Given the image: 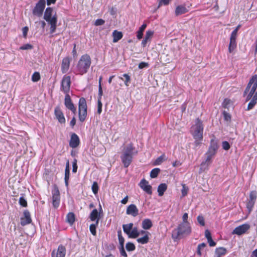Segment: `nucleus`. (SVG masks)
<instances>
[{
	"label": "nucleus",
	"mask_w": 257,
	"mask_h": 257,
	"mask_svg": "<svg viewBox=\"0 0 257 257\" xmlns=\"http://www.w3.org/2000/svg\"><path fill=\"white\" fill-rule=\"evenodd\" d=\"M257 74L253 75L250 79L243 92V96L245 102L249 101L246 110H250L257 104Z\"/></svg>",
	"instance_id": "f257e3e1"
},
{
	"label": "nucleus",
	"mask_w": 257,
	"mask_h": 257,
	"mask_svg": "<svg viewBox=\"0 0 257 257\" xmlns=\"http://www.w3.org/2000/svg\"><path fill=\"white\" fill-rule=\"evenodd\" d=\"M218 148L217 142L213 139L210 141V145L207 152L205 153V160L201 164L200 169L204 171L208 170V167L212 162V159L214 157Z\"/></svg>",
	"instance_id": "f03ea898"
},
{
	"label": "nucleus",
	"mask_w": 257,
	"mask_h": 257,
	"mask_svg": "<svg viewBox=\"0 0 257 257\" xmlns=\"http://www.w3.org/2000/svg\"><path fill=\"white\" fill-rule=\"evenodd\" d=\"M192 232V228L190 223H180L177 227L172 231V238L177 240L184 237L189 235Z\"/></svg>",
	"instance_id": "7ed1b4c3"
},
{
	"label": "nucleus",
	"mask_w": 257,
	"mask_h": 257,
	"mask_svg": "<svg viewBox=\"0 0 257 257\" xmlns=\"http://www.w3.org/2000/svg\"><path fill=\"white\" fill-rule=\"evenodd\" d=\"M91 64L90 56L87 54L82 55L76 65L75 73L81 75L86 73L88 71Z\"/></svg>",
	"instance_id": "20e7f679"
},
{
	"label": "nucleus",
	"mask_w": 257,
	"mask_h": 257,
	"mask_svg": "<svg viewBox=\"0 0 257 257\" xmlns=\"http://www.w3.org/2000/svg\"><path fill=\"white\" fill-rule=\"evenodd\" d=\"M135 148L133 143L128 144L123 149L120 156L121 162L125 168H127L131 164L133 156L135 154Z\"/></svg>",
	"instance_id": "39448f33"
},
{
	"label": "nucleus",
	"mask_w": 257,
	"mask_h": 257,
	"mask_svg": "<svg viewBox=\"0 0 257 257\" xmlns=\"http://www.w3.org/2000/svg\"><path fill=\"white\" fill-rule=\"evenodd\" d=\"M87 116V106L85 98L81 97L78 102V117L80 122H84Z\"/></svg>",
	"instance_id": "423d86ee"
},
{
	"label": "nucleus",
	"mask_w": 257,
	"mask_h": 257,
	"mask_svg": "<svg viewBox=\"0 0 257 257\" xmlns=\"http://www.w3.org/2000/svg\"><path fill=\"white\" fill-rule=\"evenodd\" d=\"M192 128L193 131L192 135L193 138L202 140L204 127L202 121L199 118L196 119L195 124L192 127Z\"/></svg>",
	"instance_id": "0eeeda50"
},
{
	"label": "nucleus",
	"mask_w": 257,
	"mask_h": 257,
	"mask_svg": "<svg viewBox=\"0 0 257 257\" xmlns=\"http://www.w3.org/2000/svg\"><path fill=\"white\" fill-rule=\"evenodd\" d=\"M52 204L55 208H57L60 205V194L59 188L56 185H54L52 191Z\"/></svg>",
	"instance_id": "6e6552de"
},
{
	"label": "nucleus",
	"mask_w": 257,
	"mask_h": 257,
	"mask_svg": "<svg viewBox=\"0 0 257 257\" xmlns=\"http://www.w3.org/2000/svg\"><path fill=\"white\" fill-rule=\"evenodd\" d=\"M71 77L68 75H64L61 82V90L65 94H69L71 85Z\"/></svg>",
	"instance_id": "1a4fd4ad"
},
{
	"label": "nucleus",
	"mask_w": 257,
	"mask_h": 257,
	"mask_svg": "<svg viewBox=\"0 0 257 257\" xmlns=\"http://www.w3.org/2000/svg\"><path fill=\"white\" fill-rule=\"evenodd\" d=\"M45 5V0H39L33 10V15L38 17L42 16Z\"/></svg>",
	"instance_id": "9d476101"
},
{
	"label": "nucleus",
	"mask_w": 257,
	"mask_h": 257,
	"mask_svg": "<svg viewBox=\"0 0 257 257\" xmlns=\"http://www.w3.org/2000/svg\"><path fill=\"white\" fill-rule=\"evenodd\" d=\"M257 198V193L256 191H251L249 195V200L246 203V208L250 212L255 204Z\"/></svg>",
	"instance_id": "9b49d317"
},
{
	"label": "nucleus",
	"mask_w": 257,
	"mask_h": 257,
	"mask_svg": "<svg viewBox=\"0 0 257 257\" xmlns=\"http://www.w3.org/2000/svg\"><path fill=\"white\" fill-rule=\"evenodd\" d=\"M250 228V225L248 224L244 223L235 227L232 232V234L240 235L247 232Z\"/></svg>",
	"instance_id": "f8f14e48"
},
{
	"label": "nucleus",
	"mask_w": 257,
	"mask_h": 257,
	"mask_svg": "<svg viewBox=\"0 0 257 257\" xmlns=\"http://www.w3.org/2000/svg\"><path fill=\"white\" fill-rule=\"evenodd\" d=\"M64 104L67 108L70 110L74 114L76 113V108L72 102L69 94H65Z\"/></svg>",
	"instance_id": "ddd939ff"
},
{
	"label": "nucleus",
	"mask_w": 257,
	"mask_h": 257,
	"mask_svg": "<svg viewBox=\"0 0 257 257\" xmlns=\"http://www.w3.org/2000/svg\"><path fill=\"white\" fill-rule=\"evenodd\" d=\"M54 114L56 119L60 123L64 124L65 123V118L64 113L61 110L60 106H57L55 108Z\"/></svg>",
	"instance_id": "4468645a"
},
{
	"label": "nucleus",
	"mask_w": 257,
	"mask_h": 257,
	"mask_svg": "<svg viewBox=\"0 0 257 257\" xmlns=\"http://www.w3.org/2000/svg\"><path fill=\"white\" fill-rule=\"evenodd\" d=\"M66 248L65 247L60 244L58 246L56 251L55 250L52 252V257H65L66 255Z\"/></svg>",
	"instance_id": "2eb2a0df"
},
{
	"label": "nucleus",
	"mask_w": 257,
	"mask_h": 257,
	"mask_svg": "<svg viewBox=\"0 0 257 257\" xmlns=\"http://www.w3.org/2000/svg\"><path fill=\"white\" fill-rule=\"evenodd\" d=\"M140 187L149 195L152 194V187L149 184V182L145 179H143L139 183Z\"/></svg>",
	"instance_id": "dca6fc26"
},
{
	"label": "nucleus",
	"mask_w": 257,
	"mask_h": 257,
	"mask_svg": "<svg viewBox=\"0 0 257 257\" xmlns=\"http://www.w3.org/2000/svg\"><path fill=\"white\" fill-rule=\"evenodd\" d=\"M71 58L69 57H64L62 60L61 69L62 73H66L70 68Z\"/></svg>",
	"instance_id": "f3484780"
},
{
	"label": "nucleus",
	"mask_w": 257,
	"mask_h": 257,
	"mask_svg": "<svg viewBox=\"0 0 257 257\" xmlns=\"http://www.w3.org/2000/svg\"><path fill=\"white\" fill-rule=\"evenodd\" d=\"M80 143L79 137L75 133H72L71 135L69 141V146L72 148H77Z\"/></svg>",
	"instance_id": "a211bd4d"
},
{
	"label": "nucleus",
	"mask_w": 257,
	"mask_h": 257,
	"mask_svg": "<svg viewBox=\"0 0 257 257\" xmlns=\"http://www.w3.org/2000/svg\"><path fill=\"white\" fill-rule=\"evenodd\" d=\"M126 213L133 217H136L139 215V209L135 204H132L127 206Z\"/></svg>",
	"instance_id": "6ab92c4d"
},
{
	"label": "nucleus",
	"mask_w": 257,
	"mask_h": 257,
	"mask_svg": "<svg viewBox=\"0 0 257 257\" xmlns=\"http://www.w3.org/2000/svg\"><path fill=\"white\" fill-rule=\"evenodd\" d=\"M32 219L29 211L27 210L24 211V217L21 218V224L22 226H25L27 224L31 223Z\"/></svg>",
	"instance_id": "aec40b11"
},
{
	"label": "nucleus",
	"mask_w": 257,
	"mask_h": 257,
	"mask_svg": "<svg viewBox=\"0 0 257 257\" xmlns=\"http://www.w3.org/2000/svg\"><path fill=\"white\" fill-rule=\"evenodd\" d=\"M154 31L149 30L146 31L145 38L142 40L141 45L143 47H145L148 42H150L154 35Z\"/></svg>",
	"instance_id": "412c9836"
},
{
	"label": "nucleus",
	"mask_w": 257,
	"mask_h": 257,
	"mask_svg": "<svg viewBox=\"0 0 257 257\" xmlns=\"http://www.w3.org/2000/svg\"><path fill=\"white\" fill-rule=\"evenodd\" d=\"M237 37L230 35L229 39V44L228 46V52L229 53H233L237 47L236 42Z\"/></svg>",
	"instance_id": "4be33fe9"
},
{
	"label": "nucleus",
	"mask_w": 257,
	"mask_h": 257,
	"mask_svg": "<svg viewBox=\"0 0 257 257\" xmlns=\"http://www.w3.org/2000/svg\"><path fill=\"white\" fill-rule=\"evenodd\" d=\"M53 9L51 8H47L44 15V19L47 22H51L54 18H57L56 15L52 16Z\"/></svg>",
	"instance_id": "5701e85b"
},
{
	"label": "nucleus",
	"mask_w": 257,
	"mask_h": 257,
	"mask_svg": "<svg viewBox=\"0 0 257 257\" xmlns=\"http://www.w3.org/2000/svg\"><path fill=\"white\" fill-rule=\"evenodd\" d=\"M188 11V9L184 5H180L176 7L175 10V15L176 16H178L187 13Z\"/></svg>",
	"instance_id": "b1692460"
},
{
	"label": "nucleus",
	"mask_w": 257,
	"mask_h": 257,
	"mask_svg": "<svg viewBox=\"0 0 257 257\" xmlns=\"http://www.w3.org/2000/svg\"><path fill=\"white\" fill-rule=\"evenodd\" d=\"M89 218L92 221H97L99 222V220L100 218V213L98 212L97 209H94L90 213L89 215Z\"/></svg>",
	"instance_id": "393cba45"
},
{
	"label": "nucleus",
	"mask_w": 257,
	"mask_h": 257,
	"mask_svg": "<svg viewBox=\"0 0 257 257\" xmlns=\"http://www.w3.org/2000/svg\"><path fill=\"white\" fill-rule=\"evenodd\" d=\"M153 226L152 221L150 219L146 218L142 221V227L145 230L150 229Z\"/></svg>",
	"instance_id": "a878e982"
},
{
	"label": "nucleus",
	"mask_w": 257,
	"mask_h": 257,
	"mask_svg": "<svg viewBox=\"0 0 257 257\" xmlns=\"http://www.w3.org/2000/svg\"><path fill=\"white\" fill-rule=\"evenodd\" d=\"M70 175L69 162L67 161L65 170V183L66 186H68Z\"/></svg>",
	"instance_id": "bb28decb"
},
{
	"label": "nucleus",
	"mask_w": 257,
	"mask_h": 257,
	"mask_svg": "<svg viewBox=\"0 0 257 257\" xmlns=\"http://www.w3.org/2000/svg\"><path fill=\"white\" fill-rule=\"evenodd\" d=\"M227 252V250L223 247L216 248L215 251V257H222Z\"/></svg>",
	"instance_id": "cd10ccee"
},
{
	"label": "nucleus",
	"mask_w": 257,
	"mask_h": 257,
	"mask_svg": "<svg viewBox=\"0 0 257 257\" xmlns=\"http://www.w3.org/2000/svg\"><path fill=\"white\" fill-rule=\"evenodd\" d=\"M113 42L116 43L120 40L123 36L122 33L121 32L114 30L112 33Z\"/></svg>",
	"instance_id": "c85d7f7f"
},
{
	"label": "nucleus",
	"mask_w": 257,
	"mask_h": 257,
	"mask_svg": "<svg viewBox=\"0 0 257 257\" xmlns=\"http://www.w3.org/2000/svg\"><path fill=\"white\" fill-rule=\"evenodd\" d=\"M147 24H143L140 28L139 30L137 32V37L138 40H141L143 36L144 31L147 28Z\"/></svg>",
	"instance_id": "c756f323"
},
{
	"label": "nucleus",
	"mask_w": 257,
	"mask_h": 257,
	"mask_svg": "<svg viewBox=\"0 0 257 257\" xmlns=\"http://www.w3.org/2000/svg\"><path fill=\"white\" fill-rule=\"evenodd\" d=\"M167 189V185L165 183L160 184L158 187V192L159 196H162Z\"/></svg>",
	"instance_id": "7c9ffc66"
},
{
	"label": "nucleus",
	"mask_w": 257,
	"mask_h": 257,
	"mask_svg": "<svg viewBox=\"0 0 257 257\" xmlns=\"http://www.w3.org/2000/svg\"><path fill=\"white\" fill-rule=\"evenodd\" d=\"M57 18H54L51 22H49L48 23L50 25V33L51 34L54 33L56 30L57 28Z\"/></svg>",
	"instance_id": "2f4dec72"
},
{
	"label": "nucleus",
	"mask_w": 257,
	"mask_h": 257,
	"mask_svg": "<svg viewBox=\"0 0 257 257\" xmlns=\"http://www.w3.org/2000/svg\"><path fill=\"white\" fill-rule=\"evenodd\" d=\"M133 225H134V224L133 223H130L128 224H123L122 225L123 231L128 235V234L131 232L132 229H133Z\"/></svg>",
	"instance_id": "473e14b6"
},
{
	"label": "nucleus",
	"mask_w": 257,
	"mask_h": 257,
	"mask_svg": "<svg viewBox=\"0 0 257 257\" xmlns=\"http://www.w3.org/2000/svg\"><path fill=\"white\" fill-rule=\"evenodd\" d=\"M67 221L71 225L73 224L75 220V214L73 212H69L66 216Z\"/></svg>",
	"instance_id": "72a5a7b5"
},
{
	"label": "nucleus",
	"mask_w": 257,
	"mask_h": 257,
	"mask_svg": "<svg viewBox=\"0 0 257 257\" xmlns=\"http://www.w3.org/2000/svg\"><path fill=\"white\" fill-rule=\"evenodd\" d=\"M137 241L138 243H141L142 244H147L149 241V235L147 234L144 235V236L138 238L137 239Z\"/></svg>",
	"instance_id": "f704fd0d"
},
{
	"label": "nucleus",
	"mask_w": 257,
	"mask_h": 257,
	"mask_svg": "<svg viewBox=\"0 0 257 257\" xmlns=\"http://www.w3.org/2000/svg\"><path fill=\"white\" fill-rule=\"evenodd\" d=\"M140 235V232L138 231L137 227L133 228L131 232L128 234V237L130 238H136L139 236Z\"/></svg>",
	"instance_id": "c9c22d12"
},
{
	"label": "nucleus",
	"mask_w": 257,
	"mask_h": 257,
	"mask_svg": "<svg viewBox=\"0 0 257 257\" xmlns=\"http://www.w3.org/2000/svg\"><path fill=\"white\" fill-rule=\"evenodd\" d=\"M98 223L99 222H98V221H96L95 223H93V224H91L90 225V226H89L90 231L91 232V234L94 236H95L96 235V228L98 224Z\"/></svg>",
	"instance_id": "e433bc0d"
},
{
	"label": "nucleus",
	"mask_w": 257,
	"mask_h": 257,
	"mask_svg": "<svg viewBox=\"0 0 257 257\" xmlns=\"http://www.w3.org/2000/svg\"><path fill=\"white\" fill-rule=\"evenodd\" d=\"M206 246V244L204 242L201 243L198 245L197 247V254L199 256H201L202 255L201 250L204 249V248Z\"/></svg>",
	"instance_id": "4c0bfd02"
},
{
	"label": "nucleus",
	"mask_w": 257,
	"mask_h": 257,
	"mask_svg": "<svg viewBox=\"0 0 257 257\" xmlns=\"http://www.w3.org/2000/svg\"><path fill=\"white\" fill-rule=\"evenodd\" d=\"M160 172V169L158 168L152 169L150 172V177L152 178H156Z\"/></svg>",
	"instance_id": "58836bf2"
},
{
	"label": "nucleus",
	"mask_w": 257,
	"mask_h": 257,
	"mask_svg": "<svg viewBox=\"0 0 257 257\" xmlns=\"http://www.w3.org/2000/svg\"><path fill=\"white\" fill-rule=\"evenodd\" d=\"M125 248L127 251H132L136 249V246L133 242H128L126 243Z\"/></svg>",
	"instance_id": "ea45409f"
},
{
	"label": "nucleus",
	"mask_w": 257,
	"mask_h": 257,
	"mask_svg": "<svg viewBox=\"0 0 257 257\" xmlns=\"http://www.w3.org/2000/svg\"><path fill=\"white\" fill-rule=\"evenodd\" d=\"M123 76L124 77V79L121 77H119V78L124 81L125 86H128L131 82V77L127 74H124Z\"/></svg>",
	"instance_id": "a19ab883"
},
{
	"label": "nucleus",
	"mask_w": 257,
	"mask_h": 257,
	"mask_svg": "<svg viewBox=\"0 0 257 257\" xmlns=\"http://www.w3.org/2000/svg\"><path fill=\"white\" fill-rule=\"evenodd\" d=\"M117 234L120 247H124V238L122 236L121 230L118 231Z\"/></svg>",
	"instance_id": "79ce46f5"
},
{
	"label": "nucleus",
	"mask_w": 257,
	"mask_h": 257,
	"mask_svg": "<svg viewBox=\"0 0 257 257\" xmlns=\"http://www.w3.org/2000/svg\"><path fill=\"white\" fill-rule=\"evenodd\" d=\"M41 79L40 73L38 72H35L32 76V81L36 82L39 81Z\"/></svg>",
	"instance_id": "37998d69"
},
{
	"label": "nucleus",
	"mask_w": 257,
	"mask_h": 257,
	"mask_svg": "<svg viewBox=\"0 0 257 257\" xmlns=\"http://www.w3.org/2000/svg\"><path fill=\"white\" fill-rule=\"evenodd\" d=\"M182 188L181 189L182 196V197H185V196H186L187 195V193H188V192L189 190V188L187 186H186V185L185 184H182Z\"/></svg>",
	"instance_id": "c03bdc74"
},
{
	"label": "nucleus",
	"mask_w": 257,
	"mask_h": 257,
	"mask_svg": "<svg viewBox=\"0 0 257 257\" xmlns=\"http://www.w3.org/2000/svg\"><path fill=\"white\" fill-rule=\"evenodd\" d=\"M102 80V77H100L99 79V88H98V98L101 100V97L102 96L103 91L101 87V82Z\"/></svg>",
	"instance_id": "a18cd8bd"
},
{
	"label": "nucleus",
	"mask_w": 257,
	"mask_h": 257,
	"mask_svg": "<svg viewBox=\"0 0 257 257\" xmlns=\"http://www.w3.org/2000/svg\"><path fill=\"white\" fill-rule=\"evenodd\" d=\"M230 103H231L230 99H229L228 98H225L224 99V100L222 102V107H224V108L228 109Z\"/></svg>",
	"instance_id": "49530a36"
},
{
	"label": "nucleus",
	"mask_w": 257,
	"mask_h": 257,
	"mask_svg": "<svg viewBox=\"0 0 257 257\" xmlns=\"http://www.w3.org/2000/svg\"><path fill=\"white\" fill-rule=\"evenodd\" d=\"M165 155L163 154L159 157L155 161L154 165H159L162 164L164 160Z\"/></svg>",
	"instance_id": "de8ad7c7"
},
{
	"label": "nucleus",
	"mask_w": 257,
	"mask_h": 257,
	"mask_svg": "<svg viewBox=\"0 0 257 257\" xmlns=\"http://www.w3.org/2000/svg\"><path fill=\"white\" fill-rule=\"evenodd\" d=\"M19 203L22 207H26L28 205L27 201L25 198L22 196L19 199Z\"/></svg>",
	"instance_id": "09e8293b"
},
{
	"label": "nucleus",
	"mask_w": 257,
	"mask_h": 257,
	"mask_svg": "<svg viewBox=\"0 0 257 257\" xmlns=\"http://www.w3.org/2000/svg\"><path fill=\"white\" fill-rule=\"evenodd\" d=\"M33 48V46L30 44H26L23 45L21 46L19 48L20 50H31Z\"/></svg>",
	"instance_id": "8fccbe9b"
},
{
	"label": "nucleus",
	"mask_w": 257,
	"mask_h": 257,
	"mask_svg": "<svg viewBox=\"0 0 257 257\" xmlns=\"http://www.w3.org/2000/svg\"><path fill=\"white\" fill-rule=\"evenodd\" d=\"M224 119L227 121H230L231 119V115L226 111H223L222 112Z\"/></svg>",
	"instance_id": "3c124183"
},
{
	"label": "nucleus",
	"mask_w": 257,
	"mask_h": 257,
	"mask_svg": "<svg viewBox=\"0 0 257 257\" xmlns=\"http://www.w3.org/2000/svg\"><path fill=\"white\" fill-rule=\"evenodd\" d=\"M98 185L96 182H94L92 185V190L94 194H96L98 191Z\"/></svg>",
	"instance_id": "603ef678"
},
{
	"label": "nucleus",
	"mask_w": 257,
	"mask_h": 257,
	"mask_svg": "<svg viewBox=\"0 0 257 257\" xmlns=\"http://www.w3.org/2000/svg\"><path fill=\"white\" fill-rule=\"evenodd\" d=\"M197 219L200 225L202 226L205 225V220L204 217L202 215L198 216Z\"/></svg>",
	"instance_id": "864d4df0"
},
{
	"label": "nucleus",
	"mask_w": 257,
	"mask_h": 257,
	"mask_svg": "<svg viewBox=\"0 0 257 257\" xmlns=\"http://www.w3.org/2000/svg\"><path fill=\"white\" fill-rule=\"evenodd\" d=\"M171 0H158V8L160 7L162 5H168Z\"/></svg>",
	"instance_id": "5fc2aeb1"
},
{
	"label": "nucleus",
	"mask_w": 257,
	"mask_h": 257,
	"mask_svg": "<svg viewBox=\"0 0 257 257\" xmlns=\"http://www.w3.org/2000/svg\"><path fill=\"white\" fill-rule=\"evenodd\" d=\"M222 148L226 151L228 150L230 148L229 143L227 141H223L222 144Z\"/></svg>",
	"instance_id": "6e6d98bb"
},
{
	"label": "nucleus",
	"mask_w": 257,
	"mask_h": 257,
	"mask_svg": "<svg viewBox=\"0 0 257 257\" xmlns=\"http://www.w3.org/2000/svg\"><path fill=\"white\" fill-rule=\"evenodd\" d=\"M102 104L101 103V100L99 99H98L97 101V113L98 114H100L102 112Z\"/></svg>",
	"instance_id": "4d7b16f0"
},
{
	"label": "nucleus",
	"mask_w": 257,
	"mask_h": 257,
	"mask_svg": "<svg viewBox=\"0 0 257 257\" xmlns=\"http://www.w3.org/2000/svg\"><path fill=\"white\" fill-rule=\"evenodd\" d=\"M77 161L76 159H74L73 162L72 163V172L73 173H76L77 170Z\"/></svg>",
	"instance_id": "13d9d810"
},
{
	"label": "nucleus",
	"mask_w": 257,
	"mask_h": 257,
	"mask_svg": "<svg viewBox=\"0 0 257 257\" xmlns=\"http://www.w3.org/2000/svg\"><path fill=\"white\" fill-rule=\"evenodd\" d=\"M105 23V21L101 19H97L94 23L96 26L103 25Z\"/></svg>",
	"instance_id": "bf43d9fd"
},
{
	"label": "nucleus",
	"mask_w": 257,
	"mask_h": 257,
	"mask_svg": "<svg viewBox=\"0 0 257 257\" xmlns=\"http://www.w3.org/2000/svg\"><path fill=\"white\" fill-rule=\"evenodd\" d=\"M241 27V25H238L236 28L232 32L231 35L235 37L237 36V32Z\"/></svg>",
	"instance_id": "052dcab7"
},
{
	"label": "nucleus",
	"mask_w": 257,
	"mask_h": 257,
	"mask_svg": "<svg viewBox=\"0 0 257 257\" xmlns=\"http://www.w3.org/2000/svg\"><path fill=\"white\" fill-rule=\"evenodd\" d=\"M28 31L29 28L27 26H25L22 29L23 36L25 38H27Z\"/></svg>",
	"instance_id": "680f3d73"
},
{
	"label": "nucleus",
	"mask_w": 257,
	"mask_h": 257,
	"mask_svg": "<svg viewBox=\"0 0 257 257\" xmlns=\"http://www.w3.org/2000/svg\"><path fill=\"white\" fill-rule=\"evenodd\" d=\"M188 214L187 213H185L183 214L182 216V222H185V223H190L188 221Z\"/></svg>",
	"instance_id": "e2e57ef3"
},
{
	"label": "nucleus",
	"mask_w": 257,
	"mask_h": 257,
	"mask_svg": "<svg viewBox=\"0 0 257 257\" xmlns=\"http://www.w3.org/2000/svg\"><path fill=\"white\" fill-rule=\"evenodd\" d=\"M119 251H120V255L122 256L127 257V253H126V252H125V251L124 250V247H119Z\"/></svg>",
	"instance_id": "0e129e2a"
},
{
	"label": "nucleus",
	"mask_w": 257,
	"mask_h": 257,
	"mask_svg": "<svg viewBox=\"0 0 257 257\" xmlns=\"http://www.w3.org/2000/svg\"><path fill=\"white\" fill-rule=\"evenodd\" d=\"M205 236L207 240L212 238L211 233L208 229L205 231Z\"/></svg>",
	"instance_id": "69168bd1"
},
{
	"label": "nucleus",
	"mask_w": 257,
	"mask_h": 257,
	"mask_svg": "<svg viewBox=\"0 0 257 257\" xmlns=\"http://www.w3.org/2000/svg\"><path fill=\"white\" fill-rule=\"evenodd\" d=\"M148 66V64L147 63L142 62L139 64V68L140 69H143L145 67H146Z\"/></svg>",
	"instance_id": "338daca9"
},
{
	"label": "nucleus",
	"mask_w": 257,
	"mask_h": 257,
	"mask_svg": "<svg viewBox=\"0 0 257 257\" xmlns=\"http://www.w3.org/2000/svg\"><path fill=\"white\" fill-rule=\"evenodd\" d=\"M75 124H76V118L74 116L72 117V119L71 120V121L70 122V125L71 126V127L73 128V127L75 125Z\"/></svg>",
	"instance_id": "774afa93"
}]
</instances>
